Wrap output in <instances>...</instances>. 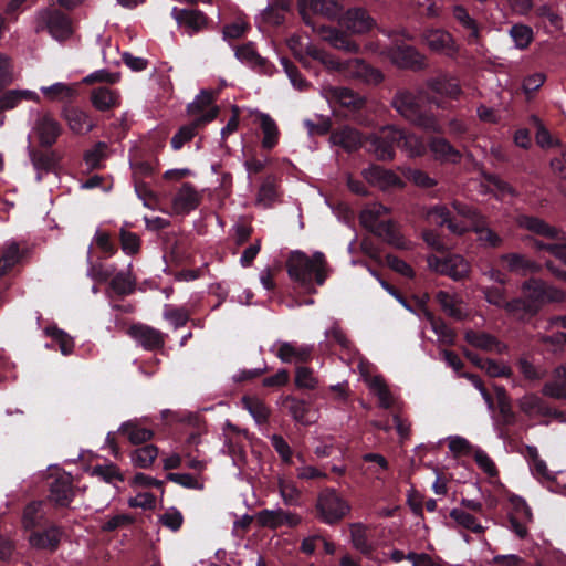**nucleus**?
<instances>
[{"label": "nucleus", "instance_id": "obj_1", "mask_svg": "<svg viewBox=\"0 0 566 566\" xmlns=\"http://www.w3.org/2000/svg\"><path fill=\"white\" fill-rule=\"evenodd\" d=\"M331 139L334 145L342 147L347 153L363 147L376 159L387 161L394 158L396 147H408L412 137L402 128L386 126L379 134L371 135L364 140L357 129L346 126L334 132Z\"/></svg>", "mask_w": 566, "mask_h": 566}, {"label": "nucleus", "instance_id": "obj_2", "mask_svg": "<svg viewBox=\"0 0 566 566\" xmlns=\"http://www.w3.org/2000/svg\"><path fill=\"white\" fill-rule=\"evenodd\" d=\"M286 272L295 287L307 295L317 293L329 275V265L325 254L316 251L310 258L305 252L292 251L285 263Z\"/></svg>", "mask_w": 566, "mask_h": 566}, {"label": "nucleus", "instance_id": "obj_3", "mask_svg": "<svg viewBox=\"0 0 566 566\" xmlns=\"http://www.w3.org/2000/svg\"><path fill=\"white\" fill-rule=\"evenodd\" d=\"M521 226L536 235L552 240V242H544L543 240L532 238L531 245L536 251H547L562 263L556 264L555 261H547L546 266L556 279L566 282V270L562 269V265H566L565 233L545 220L533 216H524L521 220Z\"/></svg>", "mask_w": 566, "mask_h": 566}, {"label": "nucleus", "instance_id": "obj_4", "mask_svg": "<svg viewBox=\"0 0 566 566\" xmlns=\"http://www.w3.org/2000/svg\"><path fill=\"white\" fill-rule=\"evenodd\" d=\"M522 297L510 301L509 315L523 322L535 317L542 307L549 302H562L565 293L547 285L542 280L531 277L522 284Z\"/></svg>", "mask_w": 566, "mask_h": 566}, {"label": "nucleus", "instance_id": "obj_5", "mask_svg": "<svg viewBox=\"0 0 566 566\" xmlns=\"http://www.w3.org/2000/svg\"><path fill=\"white\" fill-rule=\"evenodd\" d=\"M392 106L402 117L426 132L443 133V127L431 107L421 104L413 93L409 91L398 92L392 99Z\"/></svg>", "mask_w": 566, "mask_h": 566}, {"label": "nucleus", "instance_id": "obj_6", "mask_svg": "<svg viewBox=\"0 0 566 566\" xmlns=\"http://www.w3.org/2000/svg\"><path fill=\"white\" fill-rule=\"evenodd\" d=\"M352 511L350 503L335 488L319 491L314 505V516L329 526L339 524Z\"/></svg>", "mask_w": 566, "mask_h": 566}, {"label": "nucleus", "instance_id": "obj_7", "mask_svg": "<svg viewBox=\"0 0 566 566\" xmlns=\"http://www.w3.org/2000/svg\"><path fill=\"white\" fill-rule=\"evenodd\" d=\"M32 132L38 138L39 146L50 149L63 134V126L51 113H44L36 117Z\"/></svg>", "mask_w": 566, "mask_h": 566}, {"label": "nucleus", "instance_id": "obj_8", "mask_svg": "<svg viewBox=\"0 0 566 566\" xmlns=\"http://www.w3.org/2000/svg\"><path fill=\"white\" fill-rule=\"evenodd\" d=\"M428 262L433 271L454 281L467 277L470 272V264L460 254H449L443 258L431 256Z\"/></svg>", "mask_w": 566, "mask_h": 566}, {"label": "nucleus", "instance_id": "obj_9", "mask_svg": "<svg viewBox=\"0 0 566 566\" xmlns=\"http://www.w3.org/2000/svg\"><path fill=\"white\" fill-rule=\"evenodd\" d=\"M219 113L220 108L216 107L208 114L198 118H193L188 124L180 126L170 139L171 148L174 150H180L185 144L189 143L198 135L200 129L205 128L206 125L214 120Z\"/></svg>", "mask_w": 566, "mask_h": 566}, {"label": "nucleus", "instance_id": "obj_10", "mask_svg": "<svg viewBox=\"0 0 566 566\" xmlns=\"http://www.w3.org/2000/svg\"><path fill=\"white\" fill-rule=\"evenodd\" d=\"M62 536L63 530L55 524H51L44 528L38 527L32 530L28 541L36 549L54 553L60 547Z\"/></svg>", "mask_w": 566, "mask_h": 566}, {"label": "nucleus", "instance_id": "obj_11", "mask_svg": "<svg viewBox=\"0 0 566 566\" xmlns=\"http://www.w3.org/2000/svg\"><path fill=\"white\" fill-rule=\"evenodd\" d=\"M49 500L60 507H66L75 495L72 475L63 472L49 482Z\"/></svg>", "mask_w": 566, "mask_h": 566}, {"label": "nucleus", "instance_id": "obj_12", "mask_svg": "<svg viewBox=\"0 0 566 566\" xmlns=\"http://www.w3.org/2000/svg\"><path fill=\"white\" fill-rule=\"evenodd\" d=\"M41 19L49 33L57 41H64L73 33L70 17L59 9L53 8L45 10L42 13Z\"/></svg>", "mask_w": 566, "mask_h": 566}, {"label": "nucleus", "instance_id": "obj_13", "mask_svg": "<svg viewBox=\"0 0 566 566\" xmlns=\"http://www.w3.org/2000/svg\"><path fill=\"white\" fill-rule=\"evenodd\" d=\"M258 521L263 527L272 530H276L282 526L295 528L302 523V517L297 513L285 511L283 509H264L259 512Z\"/></svg>", "mask_w": 566, "mask_h": 566}, {"label": "nucleus", "instance_id": "obj_14", "mask_svg": "<svg viewBox=\"0 0 566 566\" xmlns=\"http://www.w3.org/2000/svg\"><path fill=\"white\" fill-rule=\"evenodd\" d=\"M298 11L308 23V13L321 14L331 19L340 15L343 7L338 0H297Z\"/></svg>", "mask_w": 566, "mask_h": 566}, {"label": "nucleus", "instance_id": "obj_15", "mask_svg": "<svg viewBox=\"0 0 566 566\" xmlns=\"http://www.w3.org/2000/svg\"><path fill=\"white\" fill-rule=\"evenodd\" d=\"M339 23L352 33H366L375 25V20L368 11L360 7L349 8L340 17Z\"/></svg>", "mask_w": 566, "mask_h": 566}, {"label": "nucleus", "instance_id": "obj_16", "mask_svg": "<svg viewBox=\"0 0 566 566\" xmlns=\"http://www.w3.org/2000/svg\"><path fill=\"white\" fill-rule=\"evenodd\" d=\"M128 334L146 350H157L164 347V334L145 324H133Z\"/></svg>", "mask_w": 566, "mask_h": 566}, {"label": "nucleus", "instance_id": "obj_17", "mask_svg": "<svg viewBox=\"0 0 566 566\" xmlns=\"http://www.w3.org/2000/svg\"><path fill=\"white\" fill-rule=\"evenodd\" d=\"M28 153L33 168L36 171V181L43 179V174H49L55 169L59 164L60 157L55 150L38 149L29 146Z\"/></svg>", "mask_w": 566, "mask_h": 566}, {"label": "nucleus", "instance_id": "obj_18", "mask_svg": "<svg viewBox=\"0 0 566 566\" xmlns=\"http://www.w3.org/2000/svg\"><path fill=\"white\" fill-rule=\"evenodd\" d=\"M428 148L434 159L441 163L459 164L462 154L444 137L431 136L428 138Z\"/></svg>", "mask_w": 566, "mask_h": 566}, {"label": "nucleus", "instance_id": "obj_19", "mask_svg": "<svg viewBox=\"0 0 566 566\" xmlns=\"http://www.w3.org/2000/svg\"><path fill=\"white\" fill-rule=\"evenodd\" d=\"M391 59L400 67L422 70L426 66L424 56L411 45H397L391 49Z\"/></svg>", "mask_w": 566, "mask_h": 566}, {"label": "nucleus", "instance_id": "obj_20", "mask_svg": "<svg viewBox=\"0 0 566 566\" xmlns=\"http://www.w3.org/2000/svg\"><path fill=\"white\" fill-rule=\"evenodd\" d=\"M427 217L439 227L446 226L453 234L463 235L468 232L467 227L462 222L454 220L451 211L444 205H436L429 208Z\"/></svg>", "mask_w": 566, "mask_h": 566}, {"label": "nucleus", "instance_id": "obj_21", "mask_svg": "<svg viewBox=\"0 0 566 566\" xmlns=\"http://www.w3.org/2000/svg\"><path fill=\"white\" fill-rule=\"evenodd\" d=\"M428 87L433 93L454 101H458L463 93L459 80L447 73L430 78Z\"/></svg>", "mask_w": 566, "mask_h": 566}, {"label": "nucleus", "instance_id": "obj_22", "mask_svg": "<svg viewBox=\"0 0 566 566\" xmlns=\"http://www.w3.org/2000/svg\"><path fill=\"white\" fill-rule=\"evenodd\" d=\"M62 115L74 134H87L95 127L92 117L78 107H64Z\"/></svg>", "mask_w": 566, "mask_h": 566}, {"label": "nucleus", "instance_id": "obj_23", "mask_svg": "<svg viewBox=\"0 0 566 566\" xmlns=\"http://www.w3.org/2000/svg\"><path fill=\"white\" fill-rule=\"evenodd\" d=\"M424 42L431 51L444 53L449 56H453L458 51L452 35L444 30L436 29L427 31L424 33Z\"/></svg>", "mask_w": 566, "mask_h": 566}, {"label": "nucleus", "instance_id": "obj_24", "mask_svg": "<svg viewBox=\"0 0 566 566\" xmlns=\"http://www.w3.org/2000/svg\"><path fill=\"white\" fill-rule=\"evenodd\" d=\"M375 235L385 240L388 244L398 248L406 249L405 238L397 231L391 220L377 221L376 223L366 227Z\"/></svg>", "mask_w": 566, "mask_h": 566}, {"label": "nucleus", "instance_id": "obj_25", "mask_svg": "<svg viewBox=\"0 0 566 566\" xmlns=\"http://www.w3.org/2000/svg\"><path fill=\"white\" fill-rule=\"evenodd\" d=\"M349 531L353 547L365 557L370 558L376 551V546L370 541L368 527L357 522L349 525Z\"/></svg>", "mask_w": 566, "mask_h": 566}, {"label": "nucleus", "instance_id": "obj_26", "mask_svg": "<svg viewBox=\"0 0 566 566\" xmlns=\"http://www.w3.org/2000/svg\"><path fill=\"white\" fill-rule=\"evenodd\" d=\"M500 260L510 272L518 275L536 273L539 270V265L535 261L520 253H505L501 255Z\"/></svg>", "mask_w": 566, "mask_h": 566}, {"label": "nucleus", "instance_id": "obj_27", "mask_svg": "<svg viewBox=\"0 0 566 566\" xmlns=\"http://www.w3.org/2000/svg\"><path fill=\"white\" fill-rule=\"evenodd\" d=\"M276 356L282 363H307L312 359V348L308 346L296 347L293 343L281 342L276 350Z\"/></svg>", "mask_w": 566, "mask_h": 566}, {"label": "nucleus", "instance_id": "obj_28", "mask_svg": "<svg viewBox=\"0 0 566 566\" xmlns=\"http://www.w3.org/2000/svg\"><path fill=\"white\" fill-rule=\"evenodd\" d=\"M171 15L179 25H185L193 32L200 31L207 24V15L199 10L179 9L174 7Z\"/></svg>", "mask_w": 566, "mask_h": 566}, {"label": "nucleus", "instance_id": "obj_29", "mask_svg": "<svg viewBox=\"0 0 566 566\" xmlns=\"http://www.w3.org/2000/svg\"><path fill=\"white\" fill-rule=\"evenodd\" d=\"M216 94L209 90H201L196 98L189 103L186 107V113L189 117L198 118L202 115L208 114L213 108L218 107L214 104Z\"/></svg>", "mask_w": 566, "mask_h": 566}, {"label": "nucleus", "instance_id": "obj_30", "mask_svg": "<svg viewBox=\"0 0 566 566\" xmlns=\"http://www.w3.org/2000/svg\"><path fill=\"white\" fill-rule=\"evenodd\" d=\"M91 102L97 111L106 112L119 106L120 96L107 86H99L92 90Z\"/></svg>", "mask_w": 566, "mask_h": 566}, {"label": "nucleus", "instance_id": "obj_31", "mask_svg": "<svg viewBox=\"0 0 566 566\" xmlns=\"http://www.w3.org/2000/svg\"><path fill=\"white\" fill-rule=\"evenodd\" d=\"M130 268L132 264H129L128 269L125 271H115L114 275L109 280V289L120 297L130 295L136 290V279L133 276Z\"/></svg>", "mask_w": 566, "mask_h": 566}, {"label": "nucleus", "instance_id": "obj_32", "mask_svg": "<svg viewBox=\"0 0 566 566\" xmlns=\"http://www.w3.org/2000/svg\"><path fill=\"white\" fill-rule=\"evenodd\" d=\"M279 179L274 175H268L262 179L256 195V202L264 208H272L279 200Z\"/></svg>", "mask_w": 566, "mask_h": 566}, {"label": "nucleus", "instance_id": "obj_33", "mask_svg": "<svg viewBox=\"0 0 566 566\" xmlns=\"http://www.w3.org/2000/svg\"><path fill=\"white\" fill-rule=\"evenodd\" d=\"M200 202L199 196L190 182L182 184L174 198V207L177 211L188 213L195 210Z\"/></svg>", "mask_w": 566, "mask_h": 566}, {"label": "nucleus", "instance_id": "obj_34", "mask_svg": "<svg viewBox=\"0 0 566 566\" xmlns=\"http://www.w3.org/2000/svg\"><path fill=\"white\" fill-rule=\"evenodd\" d=\"M118 432L127 438L132 444H140L151 440L154 432L153 430L140 426L137 420H128L123 422L119 427Z\"/></svg>", "mask_w": 566, "mask_h": 566}, {"label": "nucleus", "instance_id": "obj_35", "mask_svg": "<svg viewBox=\"0 0 566 566\" xmlns=\"http://www.w3.org/2000/svg\"><path fill=\"white\" fill-rule=\"evenodd\" d=\"M542 391L554 399H566V366L555 369L553 379L543 386Z\"/></svg>", "mask_w": 566, "mask_h": 566}, {"label": "nucleus", "instance_id": "obj_36", "mask_svg": "<svg viewBox=\"0 0 566 566\" xmlns=\"http://www.w3.org/2000/svg\"><path fill=\"white\" fill-rule=\"evenodd\" d=\"M23 258L17 242L12 241L2 248L0 255V279L6 276Z\"/></svg>", "mask_w": 566, "mask_h": 566}, {"label": "nucleus", "instance_id": "obj_37", "mask_svg": "<svg viewBox=\"0 0 566 566\" xmlns=\"http://www.w3.org/2000/svg\"><path fill=\"white\" fill-rule=\"evenodd\" d=\"M108 146L104 142H97L91 149L83 155L87 171L99 170L105 167L104 160L107 157L106 150Z\"/></svg>", "mask_w": 566, "mask_h": 566}, {"label": "nucleus", "instance_id": "obj_38", "mask_svg": "<svg viewBox=\"0 0 566 566\" xmlns=\"http://www.w3.org/2000/svg\"><path fill=\"white\" fill-rule=\"evenodd\" d=\"M260 126L263 133L262 147L272 149L279 143L280 132L274 119L268 114L260 115Z\"/></svg>", "mask_w": 566, "mask_h": 566}, {"label": "nucleus", "instance_id": "obj_39", "mask_svg": "<svg viewBox=\"0 0 566 566\" xmlns=\"http://www.w3.org/2000/svg\"><path fill=\"white\" fill-rule=\"evenodd\" d=\"M353 74L367 84L377 85L384 80V75L378 69L358 59L354 61Z\"/></svg>", "mask_w": 566, "mask_h": 566}, {"label": "nucleus", "instance_id": "obj_40", "mask_svg": "<svg viewBox=\"0 0 566 566\" xmlns=\"http://www.w3.org/2000/svg\"><path fill=\"white\" fill-rule=\"evenodd\" d=\"M158 455V448L155 444H145L140 448L132 450L129 453L130 460L135 467L147 469L149 468Z\"/></svg>", "mask_w": 566, "mask_h": 566}, {"label": "nucleus", "instance_id": "obj_41", "mask_svg": "<svg viewBox=\"0 0 566 566\" xmlns=\"http://www.w3.org/2000/svg\"><path fill=\"white\" fill-rule=\"evenodd\" d=\"M42 502H31L29 503L22 516V523L27 531H32L38 527H42V522L44 521V515L42 512Z\"/></svg>", "mask_w": 566, "mask_h": 566}, {"label": "nucleus", "instance_id": "obj_42", "mask_svg": "<svg viewBox=\"0 0 566 566\" xmlns=\"http://www.w3.org/2000/svg\"><path fill=\"white\" fill-rule=\"evenodd\" d=\"M464 339L471 346L483 350H491L500 344L495 336L486 332H476L473 329H469L465 332Z\"/></svg>", "mask_w": 566, "mask_h": 566}, {"label": "nucleus", "instance_id": "obj_43", "mask_svg": "<svg viewBox=\"0 0 566 566\" xmlns=\"http://www.w3.org/2000/svg\"><path fill=\"white\" fill-rule=\"evenodd\" d=\"M87 275L98 282L105 283L108 282L114 275L116 268L114 265H103L102 263H94L92 261V248L90 247L87 252Z\"/></svg>", "mask_w": 566, "mask_h": 566}, {"label": "nucleus", "instance_id": "obj_44", "mask_svg": "<svg viewBox=\"0 0 566 566\" xmlns=\"http://www.w3.org/2000/svg\"><path fill=\"white\" fill-rule=\"evenodd\" d=\"M450 517L458 526L471 531L472 533L482 534L485 531V528L478 522L476 517L464 510H451Z\"/></svg>", "mask_w": 566, "mask_h": 566}, {"label": "nucleus", "instance_id": "obj_45", "mask_svg": "<svg viewBox=\"0 0 566 566\" xmlns=\"http://www.w3.org/2000/svg\"><path fill=\"white\" fill-rule=\"evenodd\" d=\"M284 406L289 409L291 416L296 422L302 424H310L311 421L306 418L308 412V403L294 396H287L284 400Z\"/></svg>", "mask_w": 566, "mask_h": 566}, {"label": "nucleus", "instance_id": "obj_46", "mask_svg": "<svg viewBox=\"0 0 566 566\" xmlns=\"http://www.w3.org/2000/svg\"><path fill=\"white\" fill-rule=\"evenodd\" d=\"M520 408L527 416H548L551 413V409L545 405L544 400L536 395L525 396L521 400Z\"/></svg>", "mask_w": 566, "mask_h": 566}, {"label": "nucleus", "instance_id": "obj_47", "mask_svg": "<svg viewBox=\"0 0 566 566\" xmlns=\"http://www.w3.org/2000/svg\"><path fill=\"white\" fill-rule=\"evenodd\" d=\"M45 334L52 338L59 345V348L63 355H69L74 348L73 338L57 326H48Z\"/></svg>", "mask_w": 566, "mask_h": 566}, {"label": "nucleus", "instance_id": "obj_48", "mask_svg": "<svg viewBox=\"0 0 566 566\" xmlns=\"http://www.w3.org/2000/svg\"><path fill=\"white\" fill-rule=\"evenodd\" d=\"M163 316L176 329L185 326L190 319V313L185 307H177L171 304H166L164 307Z\"/></svg>", "mask_w": 566, "mask_h": 566}, {"label": "nucleus", "instance_id": "obj_49", "mask_svg": "<svg viewBox=\"0 0 566 566\" xmlns=\"http://www.w3.org/2000/svg\"><path fill=\"white\" fill-rule=\"evenodd\" d=\"M436 300L441 306L442 311L450 317L455 319H462V310L458 306L454 297L446 291H439L436 295Z\"/></svg>", "mask_w": 566, "mask_h": 566}, {"label": "nucleus", "instance_id": "obj_50", "mask_svg": "<svg viewBox=\"0 0 566 566\" xmlns=\"http://www.w3.org/2000/svg\"><path fill=\"white\" fill-rule=\"evenodd\" d=\"M333 96L344 107L358 109L363 105V99L358 94L347 87H335Z\"/></svg>", "mask_w": 566, "mask_h": 566}, {"label": "nucleus", "instance_id": "obj_51", "mask_svg": "<svg viewBox=\"0 0 566 566\" xmlns=\"http://www.w3.org/2000/svg\"><path fill=\"white\" fill-rule=\"evenodd\" d=\"M92 474L98 476L106 483H115V481L123 482L124 475L118 467L114 463L97 464L93 467Z\"/></svg>", "mask_w": 566, "mask_h": 566}, {"label": "nucleus", "instance_id": "obj_52", "mask_svg": "<svg viewBox=\"0 0 566 566\" xmlns=\"http://www.w3.org/2000/svg\"><path fill=\"white\" fill-rule=\"evenodd\" d=\"M510 35L516 48L521 50L528 48L534 39L532 28L525 24H514L510 30Z\"/></svg>", "mask_w": 566, "mask_h": 566}, {"label": "nucleus", "instance_id": "obj_53", "mask_svg": "<svg viewBox=\"0 0 566 566\" xmlns=\"http://www.w3.org/2000/svg\"><path fill=\"white\" fill-rule=\"evenodd\" d=\"M280 495L283 502L287 506H300L301 505V491L298 488L290 481H280L279 483Z\"/></svg>", "mask_w": 566, "mask_h": 566}, {"label": "nucleus", "instance_id": "obj_54", "mask_svg": "<svg viewBox=\"0 0 566 566\" xmlns=\"http://www.w3.org/2000/svg\"><path fill=\"white\" fill-rule=\"evenodd\" d=\"M281 63L283 65V69L285 71L286 75L289 76L292 85L295 88H297L300 91H304L308 87L310 84L307 83L306 80H304L302 77V74H301L298 67L291 60L283 57L281 60Z\"/></svg>", "mask_w": 566, "mask_h": 566}, {"label": "nucleus", "instance_id": "obj_55", "mask_svg": "<svg viewBox=\"0 0 566 566\" xmlns=\"http://www.w3.org/2000/svg\"><path fill=\"white\" fill-rule=\"evenodd\" d=\"M295 386L300 389H315L318 385L313 370L305 366H298L295 373Z\"/></svg>", "mask_w": 566, "mask_h": 566}, {"label": "nucleus", "instance_id": "obj_56", "mask_svg": "<svg viewBox=\"0 0 566 566\" xmlns=\"http://www.w3.org/2000/svg\"><path fill=\"white\" fill-rule=\"evenodd\" d=\"M331 42L334 48L343 50L347 53H357L359 51V44L356 43V41L353 40L349 35L339 31H336L332 35Z\"/></svg>", "mask_w": 566, "mask_h": 566}, {"label": "nucleus", "instance_id": "obj_57", "mask_svg": "<svg viewBox=\"0 0 566 566\" xmlns=\"http://www.w3.org/2000/svg\"><path fill=\"white\" fill-rule=\"evenodd\" d=\"M483 294L489 304L504 308L509 313L510 301H506L504 290L495 286L485 287Z\"/></svg>", "mask_w": 566, "mask_h": 566}, {"label": "nucleus", "instance_id": "obj_58", "mask_svg": "<svg viewBox=\"0 0 566 566\" xmlns=\"http://www.w3.org/2000/svg\"><path fill=\"white\" fill-rule=\"evenodd\" d=\"M159 522L170 531L177 532L184 524V516L179 510L171 507L159 515Z\"/></svg>", "mask_w": 566, "mask_h": 566}, {"label": "nucleus", "instance_id": "obj_59", "mask_svg": "<svg viewBox=\"0 0 566 566\" xmlns=\"http://www.w3.org/2000/svg\"><path fill=\"white\" fill-rule=\"evenodd\" d=\"M453 18L465 29L472 31V34L474 36H478L479 34V28H478V24L475 22V20L473 18H471V15L469 14L468 10L460 6V4H457L453 7Z\"/></svg>", "mask_w": 566, "mask_h": 566}, {"label": "nucleus", "instance_id": "obj_60", "mask_svg": "<svg viewBox=\"0 0 566 566\" xmlns=\"http://www.w3.org/2000/svg\"><path fill=\"white\" fill-rule=\"evenodd\" d=\"M474 461L479 468L491 478L499 475V470L493 460L481 449H476L473 453Z\"/></svg>", "mask_w": 566, "mask_h": 566}, {"label": "nucleus", "instance_id": "obj_61", "mask_svg": "<svg viewBox=\"0 0 566 566\" xmlns=\"http://www.w3.org/2000/svg\"><path fill=\"white\" fill-rule=\"evenodd\" d=\"M271 443L280 455L282 462L285 464H292L293 450L286 440L282 436L275 433L271 437Z\"/></svg>", "mask_w": 566, "mask_h": 566}, {"label": "nucleus", "instance_id": "obj_62", "mask_svg": "<svg viewBox=\"0 0 566 566\" xmlns=\"http://www.w3.org/2000/svg\"><path fill=\"white\" fill-rule=\"evenodd\" d=\"M476 237L480 245L483 248L496 249L503 243L502 237L490 227L484 230H479V234H476Z\"/></svg>", "mask_w": 566, "mask_h": 566}, {"label": "nucleus", "instance_id": "obj_63", "mask_svg": "<svg viewBox=\"0 0 566 566\" xmlns=\"http://www.w3.org/2000/svg\"><path fill=\"white\" fill-rule=\"evenodd\" d=\"M389 212L388 208L381 203H376L370 208L363 210L360 219L361 223L367 227L369 224L381 221L380 217Z\"/></svg>", "mask_w": 566, "mask_h": 566}, {"label": "nucleus", "instance_id": "obj_64", "mask_svg": "<svg viewBox=\"0 0 566 566\" xmlns=\"http://www.w3.org/2000/svg\"><path fill=\"white\" fill-rule=\"evenodd\" d=\"M119 239H120V247L125 253L135 254L139 251L140 239L136 233L126 231V230H122Z\"/></svg>", "mask_w": 566, "mask_h": 566}]
</instances>
